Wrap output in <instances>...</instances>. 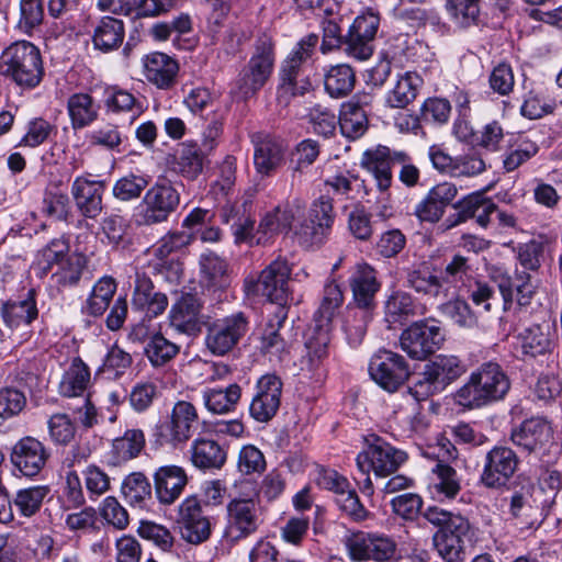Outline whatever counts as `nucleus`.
I'll return each instance as SVG.
<instances>
[{"instance_id":"ddd939ff","label":"nucleus","mask_w":562,"mask_h":562,"mask_svg":"<svg viewBox=\"0 0 562 562\" xmlns=\"http://www.w3.org/2000/svg\"><path fill=\"white\" fill-rule=\"evenodd\" d=\"M369 374L382 389L395 392L407 380L409 367L403 356L380 349L370 359Z\"/></svg>"},{"instance_id":"20e7f679","label":"nucleus","mask_w":562,"mask_h":562,"mask_svg":"<svg viewBox=\"0 0 562 562\" xmlns=\"http://www.w3.org/2000/svg\"><path fill=\"white\" fill-rule=\"evenodd\" d=\"M0 74L21 88H35L43 77L38 48L26 41L11 44L0 56Z\"/></svg>"},{"instance_id":"f3484780","label":"nucleus","mask_w":562,"mask_h":562,"mask_svg":"<svg viewBox=\"0 0 562 562\" xmlns=\"http://www.w3.org/2000/svg\"><path fill=\"white\" fill-rule=\"evenodd\" d=\"M177 524L182 539L189 543L200 544L211 537V518L195 496H189L180 503Z\"/></svg>"},{"instance_id":"9d476101","label":"nucleus","mask_w":562,"mask_h":562,"mask_svg":"<svg viewBox=\"0 0 562 562\" xmlns=\"http://www.w3.org/2000/svg\"><path fill=\"white\" fill-rule=\"evenodd\" d=\"M443 341L445 334L439 322L435 319L413 323L403 330L400 338L402 350L415 360H425L440 349Z\"/></svg>"},{"instance_id":"79ce46f5","label":"nucleus","mask_w":562,"mask_h":562,"mask_svg":"<svg viewBox=\"0 0 562 562\" xmlns=\"http://www.w3.org/2000/svg\"><path fill=\"white\" fill-rule=\"evenodd\" d=\"M241 396L238 384H229L225 389L205 387L202 391V400L205 408L213 414H226L233 412Z\"/></svg>"},{"instance_id":"2eb2a0df","label":"nucleus","mask_w":562,"mask_h":562,"mask_svg":"<svg viewBox=\"0 0 562 562\" xmlns=\"http://www.w3.org/2000/svg\"><path fill=\"white\" fill-rule=\"evenodd\" d=\"M1 316L12 331V339L19 344L26 341L32 336L31 324L38 316L35 291L31 289L24 299L3 303Z\"/></svg>"},{"instance_id":"774afa93","label":"nucleus","mask_w":562,"mask_h":562,"mask_svg":"<svg viewBox=\"0 0 562 562\" xmlns=\"http://www.w3.org/2000/svg\"><path fill=\"white\" fill-rule=\"evenodd\" d=\"M54 131V126L42 117H35L27 122L25 133L20 139L19 146L35 148L44 144Z\"/></svg>"},{"instance_id":"f257e3e1","label":"nucleus","mask_w":562,"mask_h":562,"mask_svg":"<svg viewBox=\"0 0 562 562\" xmlns=\"http://www.w3.org/2000/svg\"><path fill=\"white\" fill-rule=\"evenodd\" d=\"M510 382L502 367L486 362L472 371L467 382L453 394L457 405L468 409L481 408L505 397Z\"/></svg>"},{"instance_id":"412c9836","label":"nucleus","mask_w":562,"mask_h":562,"mask_svg":"<svg viewBox=\"0 0 562 562\" xmlns=\"http://www.w3.org/2000/svg\"><path fill=\"white\" fill-rule=\"evenodd\" d=\"M493 281L502 295L505 312L512 308L515 301L519 306L529 305L537 291V285L527 271L515 270L514 276L499 272L493 276Z\"/></svg>"},{"instance_id":"e433bc0d","label":"nucleus","mask_w":562,"mask_h":562,"mask_svg":"<svg viewBox=\"0 0 562 562\" xmlns=\"http://www.w3.org/2000/svg\"><path fill=\"white\" fill-rule=\"evenodd\" d=\"M428 375L443 389L458 380L467 371L464 362L454 355H438L424 367Z\"/></svg>"},{"instance_id":"680f3d73","label":"nucleus","mask_w":562,"mask_h":562,"mask_svg":"<svg viewBox=\"0 0 562 562\" xmlns=\"http://www.w3.org/2000/svg\"><path fill=\"white\" fill-rule=\"evenodd\" d=\"M481 0H447L446 9L452 21L461 27L475 23Z\"/></svg>"},{"instance_id":"37998d69","label":"nucleus","mask_w":562,"mask_h":562,"mask_svg":"<svg viewBox=\"0 0 562 562\" xmlns=\"http://www.w3.org/2000/svg\"><path fill=\"white\" fill-rule=\"evenodd\" d=\"M67 110L74 130H81L97 120L99 106L88 93H75L69 97Z\"/></svg>"},{"instance_id":"473e14b6","label":"nucleus","mask_w":562,"mask_h":562,"mask_svg":"<svg viewBox=\"0 0 562 562\" xmlns=\"http://www.w3.org/2000/svg\"><path fill=\"white\" fill-rule=\"evenodd\" d=\"M284 162L283 144L270 136H265L255 144L254 165L262 177L272 176Z\"/></svg>"},{"instance_id":"f8f14e48","label":"nucleus","mask_w":562,"mask_h":562,"mask_svg":"<svg viewBox=\"0 0 562 562\" xmlns=\"http://www.w3.org/2000/svg\"><path fill=\"white\" fill-rule=\"evenodd\" d=\"M226 512V535L235 541L254 535L262 524L261 507L255 498H233Z\"/></svg>"},{"instance_id":"09e8293b","label":"nucleus","mask_w":562,"mask_h":562,"mask_svg":"<svg viewBox=\"0 0 562 562\" xmlns=\"http://www.w3.org/2000/svg\"><path fill=\"white\" fill-rule=\"evenodd\" d=\"M145 447V436L140 429H128L122 437L112 441V460L114 464L136 458Z\"/></svg>"},{"instance_id":"4d7b16f0","label":"nucleus","mask_w":562,"mask_h":562,"mask_svg":"<svg viewBox=\"0 0 562 562\" xmlns=\"http://www.w3.org/2000/svg\"><path fill=\"white\" fill-rule=\"evenodd\" d=\"M48 493L46 485L22 488L16 492L13 504L23 517H32L41 509Z\"/></svg>"},{"instance_id":"ea45409f","label":"nucleus","mask_w":562,"mask_h":562,"mask_svg":"<svg viewBox=\"0 0 562 562\" xmlns=\"http://www.w3.org/2000/svg\"><path fill=\"white\" fill-rule=\"evenodd\" d=\"M422 86L423 79L417 72L406 71L398 75L394 87L386 94L385 102L390 108L404 109L416 99Z\"/></svg>"},{"instance_id":"4be33fe9","label":"nucleus","mask_w":562,"mask_h":562,"mask_svg":"<svg viewBox=\"0 0 562 562\" xmlns=\"http://www.w3.org/2000/svg\"><path fill=\"white\" fill-rule=\"evenodd\" d=\"M49 456L48 449L42 441L27 436L13 446L11 462L22 475L33 477L45 468Z\"/></svg>"},{"instance_id":"2f4dec72","label":"nucleus","mask_w":562,"mask_h":562,"mask_svg":"<svg viewBox=\"0 0 562 562\" xmlns=\"http://www.w3.org/2000/svg\"><path fill=\"white\" fill-rule=\"evenodd\" d=\"M425 519L437 527L436 535L463 540L470 531L469 520L460 514L448 512L438 506H430L424 513Z\"/></svg>"},{"instance_id":"de8ad7c7","label":"nucleus","mask_w":562,"mask_h":562,"mask_svg":"<svg viewBox=\"0 0 562 562\" xmlns=\"http://www.w3.org/2000/svg\"><path fill=\"white\" fill-rule=\"evenodd\" d=\"M87 267V258L78 252H71L57 266L52 280L59 289L74 288L79 284Z\"/></svg>"},{"instance_id":"6e6552de","label":"nucleus","mask_w":562,"mask_h":562,"mask_svg":"<svg viewBox=\"0 0 562 562\" xmlns=\"http://www.w3.org/2000/svg\"><path fill=\"white\" fill-rule=\"evenodd\" d=\"M345 544L355 562H396L401 559L396 541L384 533L352 532L346 537Z\"/></svg>"},{"instance_id":"f03ea898","label":"nucleus","mask_w":562,"mask_h":562,"mask_svg":"<svg viewBox=\"0 0 562 562\" xmlns=\"http://www.w3.org/2000/svg\"><path fill=\"white\" fill-rule=\"evenodd\" d=\"M407 454L396 449L384 439L371 436L367 439L366 448L356 458V463L363 479L359 481L361 492L368 496L374 493L373 483L370 477L372 472L375 477H386L394 474L405 463Z\"/></svg>"},{"instance_id":"338daca9","label":"nucleus","mask_w":562,"mask_h":562,"mask_svg":"<svg viewBox=\"0 0 562 562\" xmlns=\"http://www.w3.org/2000/svg\"><path fill=\"white\" fill-rule=\"evenodd\" d=\"M43 0H21L18 26L24 33H31L38 27L44 19Z\"/></svg>"},{"instance_id":"9b49d317","label":"nucleus","mask_w":562,"mask_h":562,"mask_svg":"<svg viewBox=\"0 0 562 562\" xmlns=\"http://www.w3.org/2000/svg\"><path fill=\"white\" fill-rule=\"evenodd\" d=\"M249 322L243 312L215 319L207 326L205 346L214 356H225L247 334Z\"/></svg>"},{"instance_id":"c9c22d12","label":"nucleus","mask_w":562,"mask_h":562,"mask_svg":"<svg viewBox=\"0 0 562 562\" xmlns=\"http://www.w3.org/2000/svg\"><path fill=\"white\" fill-rule=\"evenodd\" d=\"M315 326L307 335L305 341L306 360L311 370L319 368L324 360L329 356L330 325L322 322H315Z\"/></svg>"},{"instance_id":"39448f33","label":"nucleus","mask_w":562,"mask_h":562,"mask_svg":"<svg viewBox=\"0 0 562 562\" xmlns=\"http://www.w3.org/2000/svg\"><path fill=\"white\" fill-rule=\"evenodd\" d=\"M274 48L272 37L267 34L260 35L255 41L251 56L236 81L243 99L254 97L268 82L274 68Z\"/></svg>"},{"instance_id":"6e6d98bb","label":"nucleus","mask_w":562,"mask_h":562,"mask_svg":"<svg viewBox=\"0 0 562 562\" xmlns=\"http://www.w3.org/2000/svg\"><path fill=\"white\" fill-rule=\"evenodd\" d=\"M436 479L434 480V493L440 499H452L461 491V482L457 471L441 462L437 463L432 470Z\"/></svg>"},{"instance_id":"8fccbe9b","label":"nucleus","mask_w":562,"mask_h":562,"mask_svg":"<svg viewBox=\"0 0 562 562\" xmlns=\"http://www.w3.org/2000/svg\"><path fill=\"white\" fill-rule=\"evenodd\" d=\"M384 314L389 324L403 323L417 314V306L409 293L396 290L387 296Z\"/></svg>"},{"instance_id":"603ef678","label":"nucleus","mask_w":562,"mask_h":562,"mask_svg":"<svg viewBox=\"0 0 562 562\" xmlns=\"http://www.w3.org/2000/svg\"><path fill=\"white\" fill-rule=\"evenodd\" d=\"M370 321L371 311L367 308L349 307L347 310L342 321V330L351 347H357L362 342Z\"/></svg>"},{"instance_id":"c03bdc74","label":"nucleus","mask_w":562,"mask_h":562,"mask_svg":"<svg viewBox=\"0 0 562 562\" xmlns=\"http://www.w3.org/2000/svg\"><path fill=\"white\" fill-rule=\"evenodd\" d=\"M338 123L341 134L352 140L360 138L368 130L366 111L351 101L342 104Z\"/></svg>"},{"instance_id":"72a5a7b5","label":"nucleus","mask_w":562,"mask_h":562,"mask_svg":"<svg viewBox=\"0 0 562 562\" xmlns=\"http://www.w3.org/2000/svg\"><path fill=\"white\" fill-rule=\"evenodd\" d=\"M361 166L373 176L380 191H386L391 187L393 177L391 150L387 147L379 146L364 151Z\"/></svg>"},{"instance_id":"a18cd8bd","label":"nucleus","mask_w":562,"mask_h":562,"mask_svg":"<svg viewBox=\"0 0 562 562\" xmlns=\"http://www.w3.org/2000/svg\"><path fill=\"white\" fill-rule=\"evenodd\" d=\"M180 352V346L167 339L161 333L150 335L144 346V353L154 368L171 362Z\"/></svg>"},{"instance_id":"c85d7f7f","label":"nucleus","mask_w":562,"mask_h":562,"mask_svg":"<svg viewBox=\"0 0 562 562\" xmlns=\"http://www.w3.org/2000/svg\"><path fill=\"white\" fill-rule=\"evenodd\" d=\"M154 483L158 501L170 505L182 494L188 484V475L181 467L164 465L155 472Z\"/></svg>"},{"instance_id":"5fc2aeb1","label":"nucleus","mask_w":562,"mask_h":562,"mask_svg":"<svg viewBox=\"0 0 562 562\" xmlns=\"http://www.w3.org/2000/svg\"><path fill=\"white\" fill-rule=\"evenodd\" d=\"M115 291L116 282L112 277L99 279L87 300V313L91 316H101L109 307Z\"/></svg>"},{"instance_id":"4468645a","label":"nucleus","mask_w":562,"mask_h":562,"mask_svg":"<svg viewBox=\"0 0 562 562\" xmlns=\"http://www.w3.org/2000/svg\"><path fill=\"white\" fill-rule=\"evenodd\" d=\"M519 458L507 446H494L484 458L480 482L487 488H501L507 485L518 469Z\"/></svg>"},{"instance_id":"bb28decb","label":"nucleus","mask_w":562,"mask_h":562,"mask_svg":"<svg viewBox=\"0 0 562 562\" xmlns=\"http://www.w3.org/2000/svg\"><path fill=\"white\" fill-rule=\"evenodd\" d=\"M406 282L407 285L418 294L438 301H445L450 297L449 281L442 280L439 273L430 270V268L425 265L409 269L406 274Z\"/></svg>"},{"instance_id":"4c0bfd02","label":"nucleus","mask_w":562,"mask_h":562,"mask_svg":"<svg viewBox=\"0 0 562 562\" xmlns=\"http://www.w3.org/2000/svg\"><path fill=\"white\" fill-rule=\"evenodd\" d=\"M521 352L525 356L536 358L551 353L554 349V342L551 338L549 327L533 324L518 335Z\"/></svg>"},{"instance_id":"e2e57ef3","label":"nucleus","mask_w":562,"mask_h":562,"mask_svg":"<svg viewBox=\"0 0 562 562\" xmlns=\"http://www.w3.org/2000/svg\"><path fill=\"white\" fill-rule=\"evenodd\" d=\"M538 153V146L529 139H520L503 156V168L513 172Z\"/></svg>"},{"instance_id":"393cba45","label":"nucleus","mask_w":562,"mask_h":562,"mask_svg":"<svg viewBox=\"0 0 562 562\" xmlns=\"http://www.w3.org/2000/svg\"><path fill=\"white\" fill-rule=\"evenodd\" d=\"M200 300L190 293L182 294L169 312L170 325L179 333L196 335L201 331Z\"/></svg>"},{"instance_id":"69168bd1","label":"nucleus","mask_w":562,"mask_h":562,"mask_svg":"<svg viewBox=\"0 0 562 562\" xmlns=\"http://www.w3.org/2000/svg\"><path fill=\"white\" fill-rule=\"evenodd\" d=\"M150 492V483L140 472L132 473L123 481L122 493L132 505H140Z\"/></svg>"},{"instance_id":"c756f323","label":"nucleus","mask_w":562,"mask_h":562,"mask_svg":"<svg viewBox=\"0 0 562 562\" xmlns=\"http://www.w3.org/2000/svg\"><path fill=\"white\" fill-rule=\"evenodd\" d=\"M102 181L88 180L77 177L71 186V194L80 213L89 218H95L102 211Z\"/></svg>"},{"instance_id":"bf43d9fd","label":"nucleus","mask_w":562,"mask_h":562,"mask_svg":"<svg viewBox=\"0 0 562 562\" xmlns=\"http://www.w3.org/2000/svg\"><path fill=\"white\" fill-rule=\"evenodd\" d=\"M344 303V293L336 282H328L324 288L322 303L315 313V322L329 324Z\"/></svg>"},{"instance_id":"7ed1b4c3","label":"nucleus","mask_w":562,"mask_h":562,"mask_svg":"<svg viewBox=\"0 0 562 562\" xmlns=\"http://www.w3.org/2000/svg\"><path fill=\"white\" fill-rule=\"evenodd\" d=\"M317 44L318 35L311 33L296 43L281 61L279 91L290 95H303L312 90V56Z\"/></svg>"},{"instance_id":"7c9ffc66","label":"nucleus","mask_w":562,"mask_h":562,"mask_svg":"<svg viewBox=\"0 0 562 562\" xmlns=\"http://www.w3.org/2000/svg\"><path fill=\"white\" fill-rule=\"evenodd\" d=\"M285 318V307H276L273 317L263 329L260 349L271 361L280 362L289 353V344L280 333Z\"/></svg>"},{"instance_id":"aec40b11","label":"nucleus","mask_w":562,"mask_h":562,"mask_svg":"<svg viewBox=\"0 0 562 562\" xmlns=\"http://www.w3.org/2000/svg\"><path fill=\"white\" fill-rule=\"evenodd\" d=\"M553 437L550 422L542 416L525 419L510 430V441L527 454H540Z\"/></svg>"},{"instance_id":"dca6fc26","label":"nucleus","mask_w":562,"mask_h":562,"mask_svg":"<svg viewBox=\"0 0 562 562\" xmlns=\"http://www.w3.org/2000/svg\"><path fill=\"white\" fill-rule=\"evenodd\" d=\"M179 203L180 195L170 182H156L143 198L142 222L146 225L161 223L176 211Z\"/></svg>"},{"instance_id":"864d4df0","label":"nucleus","mask_w":562,"mask_h":562,"mask_svg":"<svg viewBox=\"0 0 562 562\" xmlns=\"http://www.w3.org/2000/svg\"><path fill=\"white\" fill-rule=\"evenodd\" d=\"M509 514L521 529H530L539 524L538 508L531 504L528 493L514 492L509 498Z\"/></svg>"},{"instance_id":"13d9d810","label":"nucleus","mask_w":562,"mask_h":562,"mask_svg":"<svg viewBox=\"0 0 562 562\" xmlns=\"http://www.w3.org/2000/svg\"><path fill=\"white\" fill-rule=\"evenodd\" d=\"M200 269L209 286H224L226 284L227 265L224 259L214 252L201 255Z\"/></svg>"},{"instance_id":"3c124183","label":"nucleus","mask_w":562,"mask_h":562,"mask_svg":"<svg viewBox=\"0 0 562 562\" xmlns=\"http://www.w3.org/2000/svg\"><path fill=\"white\" fill-rule=\"evenodd\" d=\"M355 82L356 76L352 68L345 64L330 67L324 78L325 90L333 98L348 95L352 91Z\"/></svg>"},{"instance_id":"052dcab7","label":"nucleus","mask_w":562,"mask_h":562,"mask_svg":"<svg viewBox=\"0 0 562 562\" xmlns=\"http://www.w3.org/2000/svg\"><path fill=\"white\" fill-rule=\"evenodd\" d=\"M440 310L461 328L471 329L477 326V317L464 300L456 299L441 303Z\"/></svg>"},{"instance_id":"a211bd4d","label":"nucleus","mask_w":562,"mask_h":562,"mask_svg":"<svg viewBox=\"0 0 562 562\" xmlns=\"http://www.w3.org/2000/svg\"><path fill=\"white\" fill-rule=\"evenodd\" d=\"M304 207V202L294 198L286 200L272 210L266 212L257 226V245L266 246L274 239L277 235L282 232H289L296 215Z\"/></svg>"},{"instance_id":"1a4fd4ad","label":"nucleus","mask_w":562,"mask_h":562,"mask_svg":"<svg viewBox=\"0 0 562 562\" xmlns=\"http://www.w3.org/2000/svg\"><path fill=\"white\" fill-rule=\"evenodd\" d=\"M335 216L331 198L322 195L313 201L295 229L299 243L306 248L323 245L331 233Z\"/></svg>"},{"instance_id":"0e129e2a","label":"nucleus","mask_w":562,"mask_h":562,"mask_svg":"<svg viewBox=\"0 0 562 562\" xmlns=\"http://www.w3.org/2000/svg\"><path fill=\"white\" fill-rule=\"evenodd\" d=\"M149 181L140 175L130 173L119 180L113 186V195L121 201H131L140 196L147 188Z\"/></svg>"},{"instance_id":"a878e982","label":"nucleus","mask_w":562,"mask_h":562,"mask_svg":"<svg viewBox=\"0 0 562 562\" xmlns=\"http://www.w3.org/2000/svg\"><path fill=\"white\" fill-rule=\"evenodd\" d=\"M349 285L352 291L355 307L371 311L375 306V294L380 290V282L376 279L375 270L368 263L355 266L349 278Z\"/></svg>"},{"instance_id":"49530a36","label":"nucleus","mask_w":562,"mask_h":562,"mask_svg":"<svg viewBox=\"0 0 562 562\" xmlns=\"http://www.w3.org/2000/svg\"><path fill=\"white\" fill-rule=\"evenodd\" d=\"M124 40V25L119 19L104 16L100 20L93 32L94 47L109 52L113 50L122 44Z\"/></svg>"},{"instance_id":"6ab92c4d","label":"nucleus","mask_w":562,"mask_h":562,"mask_svg":"<svg viewBox=\"0 0 562 562\" xmlns=\"http://www.w3.org/2000/svg\"><path fill=\"white\" fill-rule=\"evenodd\" d=\"M282 387L281 379L274 373L258 379L249 405V414L256 422L267 423L276 416L281 404Z\"/></svg>"},{"instance_id":"b1692460","label":"nucleus","mask_w":562,"mask_h":562,"mask_svg":"<svg viewBox=\"0 0 562 562\" xmlns=\"http://www.w3.org/2000/svg\"><path fill=\"white\" fill-rule=\"evenodd\" d=\"M168 297L156 291L153 281L146 274H136L132 296V307L145 314L148 318L161 315L168 307Z\"/></svg>"},{"instance_id":"58836bf2","label":"nucleus","mask_w":562,"mask_h":562,"mask_svg":"<svg viewBox=\"0 0 562 562\" xmlns=\"http://www.w3.org/2000/svg\"><path fill=\"white\" fill-rule=\"evenodd\" d=\"M190 452L192 463L199 469H221L226 462V451L212 439L196 438Z\"/></svg>"},{"instance_id":"cd10ccee","label":"nucleus","mask_w":562,"mask_h":562,"mask_svg":"<svg viewBox=\"0 0 562 562\" xmlns=\"http://www.w3.org/2000/svg\"><path fill=\"white\" fill-rule=\"evenodd\" d=\"M144 76L159 89H169L176 83L179 65L171 56L154 52L143 58Z\"/></svg>"},{"instance_id":"f704fd0d","label":"nucleus","mask_w":562,"mask_h":562,"mask_svg":"<svg viewBox=\"0 0 562 562\" xmlns=\"http://www.w3.org/2000/svg\"><path fill=\"white\" fill-rule=\"evenodd\" d=\"M205 155L198 144L192 142L181 143L175 155L172 169L183 178L194 180L203 170Z\"/></svg>"},{"instance_id":"5701e85b","label":"nucleus","mask_w":562,"mask_h":562,"mask_svg":"<svg viewBox=\"0 0 562 562\" xmlns=\"http://www.w3.org/2000/svg\"><path fill=\"white\" fill-rule=\"evenodd\" d=\"M458 188L443 181L434 186L415 206L414 214L422 222L437 223L443 216L447 206L456 199Z\"/></svg>"},{"instance_id":"a19ab883","label":"nucleus","mask_w":562,"mask_h":562,"mask_svg":"<svg viewBox=\"0 0 562 562\" xmlns=\"http://www.w3.org/2000/svg\"><path fill=\"white\" fill-rule=\"evenodd\" d=\"M90 380L88 366L80 358H75L61 376L58 392L65 397L82 396L90 384Z\"/></svg>"},{"instance_id":"423d86ee","label":"nucleus","mask_w":562,"mask_h":562,"mask_svg":"<svg viewBox=\"0 0 562 562\" xmlns=\"http://www.w3.org/2000/svg\"><path fill=\"white\" fill-rule=\"evenodd\" d=\"M291 267L286 259L277 258L271 261L257 279L245 280L247 294H258L267 297L276 307H285L290 296L289 281Z\"/></svg>"},{"instance_id":"0eeeda50","label":"nucleus","mask_w":562,"mask_h":562,"mask_svg":"<svg viewBox=\"0 0 562 562\" xmlns=\"http://www.w3.org/2000/svg\"><path fill=\"white\" fill-rule=\"evenodd\" d=\"M198 418V411L192 403L178 401L170 415L155 426L153 432L155 442L173 448L184 445L192 437Z\"/></svg>"}]
</instances>
